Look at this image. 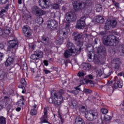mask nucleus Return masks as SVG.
<instances>
[{
  "label": "nucleus",
  "instance_id": "f257e3e1",
  "mask_svg": "<svg viewBox=\"0 0 124 124\" xmlns=\"http://www.w3.org/2000/svg\"><path fill=\"white\" fill-rule=\"evenodd\" d=\"M73 9L76 12H79L80 10H84L85 15H89L92 12V6H89L87 3V0H80L79 1H74L72 3Z\"/></svg>",
  "mask_w": 124,
  "mask_h": 124
},
{
  "label": "nucleus",
  "instance_id": "f03ea898",
  "mask_svg": "<svg viewBox=\"0 0 124 124\" xmlns=\"http://www.w3.org/2000/svg\"><path fill=\"white\" fill-rule=\"evenodd\" d=\"M103 43L104 45L107 46H116L119 43L118 38L113 35L110 34L108 35L104 36L103 37Z\"/></svg>",
  "mask_w": 124,
  "mask_h": 124
},
{
  "label": "nucleus",
  "instance_id": "7ed1b4c3",
  "mask_svg": "<svg viewBox=\"0 0 124 124\" xmlns=\"http://www.w3.org/2000/svg\"><path fill=\"white\" fill-rule=\"evenodd\" d=\"M98 39H95L93 43V46L91 45H89V46H87V51L89 52V54L88 55V61L90 62H93V52H94V47L95 48H97L95 45H97V41H98Z\"/></svg>",
  "mask_w": 124,
  "mask_h": 124
},
{
  "label": "nucleus",
  "instance_id": "20e7f679",
  "mask_svg": "<svg viewBox=\"0 0 124 124\" xmlns=\"http://www.w3.org/2000/svg\"><path fill=\"white\" fill-rule=\"evenodd\" d=\"M51 95L55 100L54 105L56 107H59L63 102V97L62 95H58L57 91L55 90L51 91Z\"/></svg>",
  "mask_w": 124,
  "mask_h": 124
},
{
  "label": "nucleus",
  "instance_id": "39448f33",
  "mask_svg": "<svg viewBox=\"0 0 124 124\" xmlns=\"http://www.w3.org/2000/svg\"><path fill=\"white\" fill-rule=\"evenodd\" d=\"M85 118L88 121H94L98 118V113L94 110H88L85 112Z\"/></svg>",
  "mask_w": 124,
  "mask_h": 124
},
{
  "label": "nucleus",
  "instance_id": "423d86ee",
  "mask_svg": "<svg viewBox=\"0 0 124 124\" xmlns=\"http://www.w3.org/2000/svg\"><path fill=\"white\" fill-rule=\"evenodd\" d=\"M9 47H7L8 51H11V49H14V53H16V50L19 47V42L17 40H12L8 42Z\"/></svg>",
  "mask_w": 124,
  "mask_h": 124
},
{
  "label": "nucleus",
  "instance_id": "0eeeda50",
  "mask_svg": "<svg viewBox=\"0 0 124 124\" xmlns=\"http://www.w3.org/2000/svg\"><path fill=\"white\" fill-rule=\"evenodd\" d=\"M32 12L35 16H42L46 14V12L42 10L36 6H34L32 8Z\"/></svg>",
  "mask_w": 124,
  "mask_h": 124
},
{
  "label": "nucleus",
  "instance_id": "6e6552de",
  "mask_svg": "<svg viewBox=\"0 0 124 124\" xmlns=\"http://www.w3.org/2000/svg\"><path fill=\"white\" fill-rule=\"evenodd\" d=\"M39 5L42 9H48L51 6V1L50 0H39Z\"/></svg>",
  "mask_w": 124,
  "mask_h": 124
},
{
  "label": "nucleus",
  "instance_id": "1a4fd4ad",
  "mask_svg": "<svg viewBox=\"0 0 124 124\" xmlns=\"http://www.w3.org/2000/svg\"><path fill=\"white\" fill-rule=\"evenodd\" d=\"M86 19L87 17L86 16H83L78 20L77 22L76 27L78 29H80V30H83L86 26Z\"/></svg>",
  "mask_w": 124,
  "mask_h": 124
},
{
  "label": "nucleus",
  "instance_id": "9d476101",
  "mask_svg": "<svg viewBox=\"0 0 124 124\" xmlns=\"http://www.w3.org/2000/svg\"><path fill=\"white\" fill-rule=\"evenodd\" d=\"M65 18L67 22L73 23L76 21V14L73 12L66 13Z\"/></svg>",
  "mask_w": 124,
  "mask_h": 124
},
{
  "label": "nucleus",
  "instance_id": "9b49d317",
  "mask_svg": "<svg viewBox=\"0 0 124 124\" xmlns=\"http://www.w3.org/2000/svg\"><path fill=\"white\" fill-rule=\"evenodd\" d=\"M47 26L49 29L51 30H57L58 27H59V23L58 21L55 20H50L46 22Z\"/></svg>",
  "mask_w": 124,
  "mask_h": 124
},
{
  "label": "nucleus",
  "instance_id": "f8f14e48",
  "mask_svg": "<svg viewBox=\"0 0 124 124\" xmlns=\"http://www.w3.org/2000/svg\"><path fill=\"white\" fill-rule=\"evenodd\" d=\"M114 81L115 82L113 84L114 89L123 88V86H124V82L121 78H118V77H115Z\"/></svg>",
  "mask_w": 124,
  "mask_h": 124
},
{
  "label": "nucleus",
  "instance_id": "ddd939ff",
  "mask_svg": "<svg viewBox=\"0 0 124 124\" xmlns=\"http://www.w3.org/2000/svg\"><path fill=\"white\" fill-rule=\"evenodd\" d=\"M71 24L70 21H67L65 26V28L61 29L59 31V34L62 35L64 37H66L67 36V30L69 29V27Z\"/></svg>",
  "mask_w": 124,
  "mask_h": 124
},
{
  "label": "nucleus",
  "instance_id": "4468645a",
  "mask_svg": "<svg viewBox=\"0 0 124 124\" xmlns=\"http://www.w3.org/2000/svg\"><path fill=\"white\" fill-rule=\"evenodd\" d=\"M22 32L26 37H30L31 35V29L28 26L23 27Z\"/></svg>",
  "mask_w": 124,
  "mask_h": 124
},
{
  "label": "nucleus",
  "instance_id": "2eb2a0df",
  "mask_svg": "<svg viewBox=\"0 0 124 124\" xmlns=\"http://www.w3.org/2000/svg\"><path fill=\"white\" fill-rule=\"evenodd\" d=\"M48 110H47V108H45L44 109V115L42 116L41 118H40V124H44L48 123V117L47 115H48Z\"/></svg>",
  "mask_w": 124,
  "mask_h": 124
},
{
  "label": "nucleus",
  "instance_id": "dca6fc26",
  "mask_svg": "<svg viewBox=\"0 0 124 124\" xmlns=\"http://www.w3.org/2000/svg\"><path fill=\"white\" fill-rule=\"evenodd\" d=\"M67 47L68 50L71 51V52H73L75 55H77L79 51L75 48V46L71 42H68L67 44Z\"/></svg>",
  "mask_w": 124,
  "mask_h": 124
},
{
  "label": "nucleus",
  "instance_id": "f3484780",
  "mask_svg": "<svg viewBox=\"0 0 124 124\" xmlns=\"http://www.w3.org/2000/svg\"><path fill=\"white\" fill-rule=\"evenodd\" d=\"M41 42L44 46H45V47H48V46L50 45V40H49V37L45 35H43L41 37Z\"/></svg>",
  "mask_w": 124,
  "mask_h": 124
},
{
  "label": "nucleus",
  "instance_id": "a211bd4d",
  "mask_svg": "<svg viewBox=\"0 0 124 124\" xmlns=\"http://www.w3.org/2000/svg\"><path fill=\"white\" fill-rule=\"evenodd\" d=\"M11 55H13L9 56L6 61L5 63L6 66H9L11 65L13 63V62H14V56H15V53L12 52Z\"/></svg>",
  "mask_w": 124,
  "mask_h": 124
},
{
  "label": "nucleus",
  "instance_id": "6ab92c4d",
  "mask_svg": "<svg viewBox=\"0 0 124 124\" xmlns=\"http://www.w3.org/2000/svg\"><path fill=\"white\" fill-rule=\"evenodd\" d=\"M72 36L73 37V39L76 42H78L80 43V39H82L83 38V35L82 34H80L78 32H74L72 34Z\"/></svg>",
  "mask_w": 124,
  "mask_h": 124
},
{
  "label": "nucleus",
  "instance_id": "aec40b11",
  "mask_svg": "<svg viewBox=\"0 0 124 124\" xmlns=\"http://www.w3.org/2000/svg\"><path fill=\"white\" fill-rule=\"evenodd\" d=\"M112 65L115 69H119L121 67V59L119 58H114L111 62Z\"/></svg>",
  "mask_w": 124,
  "mask_h": 124
},
{
  "label": "nucleus",
  "instance_id": "412c9836",
  "mask_svg": "<svg viewBox=\"0 0 124 124\" xmlns=\"http://www.w3.org/2000/svg\"><path fill=\"white\" fill-rule=\"evenodd\" d=\"M94 79V76L92 74H89L83 78V80L85 82L86 84H93V81L92 80Z\"/></svg>",
  "mask_w": 124,
  "mask_h": 124
},
{
  "label": "nucleus",
  "instance_id": "4be33fe9",
  "mask_svg": "<svg viewBox=\"0 0 124 124\" xmlns=\"http://www.w3.org/2000/svg\"><path fill=\"white\" fill-rule=\"evenodd\" d=\"M97 53L100 56L104 57L106 54V48L104 46H101L97 48Z\"/></svg>",
  "mask_w": 124,
  "mask_h": 124
},
{
  "label": "nucleus",
  "instance_id": "5701e85b",
  "mask_svg": "<svg viewBox=\"0 0 124 124\" xmlns=\"http://www.w3.org/2000/svg\"><path fill=\"white\" fill-rule=\"evenodd\" d=\"M7 72L4 70H0V80H3L7 77Z\"/></svg>",
  "mask_w": 124,
  "mask_h": 124
},
{
  "label": "nucleus",
  "instance_id": "b1692460",
  "mask_svg": "<svg viewBox=\"0 0 124 124\" xmlns=\"http://www.w3.org/2000/svg\"><path fill=\"white\" fill-rule=\"evenodd\" d=\"M64 40V39L63 38V37L62 36H60L59 37L58 39H57L55 40L54 44H55V45H58V46L59 45H62V44L63 43Z\"/></svg>",
  "mask_w": 124,
  "mask_h": 124
},
{
  "label": "nucleus",
  "instance_id": "393cba45",
  "mask_svg": "<svg viewBox=\"0 0 124 124\" xmlns=\"http://www.w3.org/2000/svg\"><path fill=\"white\" fill-rule=\"evenodd\" d=\"M82 66L84 70H90L92 68V65L90 63L83 62L82 63Z\"/></svg>",
  "mask_w": 124,
  "mask_h": 124
},
{
  "label": "nucleus",
  "instance_id": "a878e982",
  "mask_svg": "<svg viewBox=\"0 0 124 124\" xmlns=\"http://www.w3.org/2000/svg\"><path fill=\"white\" fill-rule=\"evenodd\" d=\"M37 107V105H34L32 106V109H31L30 111V115L31 116H35V115L37 114V108H36Z\"/></svg>",
  "mask_w": 124,
  "mask_h": 124
},
{
  "label": "nucleus",
  "instance_id": "bb28decb",
  "mask_svg": "<svg viewBox=\"0 0 124 124\" xmlns=\"http://www.w3.org/2000/svg\"><path fill=\"white\" fill-rule=\"evenodd\" d=\"M75 124H85V121L80 117H77L75 120Z\"/></svg>",
  "mask_w": 124,
  "mask_h": 124
},
{
  "label": "nucleus",
  "instance_id": "cd10ccee",
  "mask_svg": "<svg viewBox=\"0 0 124 124\" xmlns=\"http://www.w3.org/2000/svg\"><path fill=\"white\" fill-rule=\"evenodd\" d=\"M108 23L112 29L117 27V20L114 19H108Z\"/></svg>",
  "mask_w": 124,
  "mask_h": 124
},
{
  "label": "nucleus",
  "instance_id": "c85d7f7f",
  "mask_svg": "<svg viewBox=\"0 0 124 124\" xmlns=\"http://www.w3.org/2000/svg\"><path fill=\"white\" fill-rule=\"evenodd\" d=\"M95 20L97 23L99 24H103L104 23V18L100 16H97Z\"/></svg>",
  "mask_w": 124,
  "mask_h": 124
},
{
  "label": "nucleus",
  "instance_id": "c756f323",
  "mask_svg": "<svg viewBox=\"0 0 124 124\" xmlns=\"http://www.w3.org/2000/svg\"><path fill=\"white\" fill-rule=\"evenodd\" d=\"M72 54H74V52H71V51L67 50H66L63 54L64 58L66 59H67L68 58H69L72 55Z\"/></svg>",
  "mask_w": 124,
  "mask_h": 124
},
{
  "label": "nucleus",
  "instance_id": "7c9ffc66",
  "mask_svg": "<svg viewBox=\"0 0 124 124\" xmlns=\"http://www.w3.org/2000/svg\"><path fill=\"white\" fill-rule=\"evenodd\" d=\"M35 53L37 55V57L38 58L39 60L43 58V52H42L41 50H37L36 51H35Z\"/></svg>",
  "mask_w": 124,
  "mask_h": 124
},
{
  "label": "nucleus",
  "instance_id": "2f4dec72",
  "mask_svg": "<svg viewBox=\"0 0 124 124\" xmlns=\"http://www.w3.org/2000/svg\"><path fill=\"white\" fill-rule=\"evenodd\" d=\"M21 99H20L19 101H17L16 103V105H18L20 107H23L24 106V101H25V98L24 96H21Z\"/></svg>",
  "mask_w": 124,
  "mask_h": 124
},
{
  "label": "nucleus",
  "instance_id": "473e14b6",
  "mask_svg": "<svg viewBox=\"0 0 124 124\" xmlns=\"http://www.w3.org/2000/svg\"><path fill=\"white\" fill-rule=\"evenodd\" d=\"M93 58H92L93 62V61L95 63L98 64V63L100 62V60H99V59H98V57H97V56H95V55H94V54H93Z\"/></svg>",
  "mask_w": 124,
  "mask_h": 124
},
{
  "label": "nucleus",
  "instance_id": "72a5a7b5",
  "mask_svg": "<svg viewBox=\"0 0 124 124\" xmlns=\"http://www.w3.org/2000/svg\"><path fill=\"white\" fill-rule=\"evenodd\" d=\"M110 28H111V25L109 23V21L107 20L105 23V31H109V30H110Z\"/></svg>",
  "mask_w": 124,
  "mask_h": 124
},
{
  "label": "nucleus",
  "instance_id": "f704fd0d",
  "mask_svg": "<svg viewBox=\"0 0 124 124\" xmlns=\"http://www.w3.org/2000/svg\"><path fill=\"white\" fill-rule=\"evenodd\" d=\"M96 12H100L102 11V6L100 4H96L95 5Z\"/></svg>",
  "mask_w": 124,
  "mask_h": 124
},
{
  "label": "nucleus",
  "instance_id": "c9c22d12",
  "mask_svg": "<svg viewBox=\"0 0 124 124\" xmlns=\"http://www.w3.org/2000/svg\"><path fill=\"white\" fill-rule=\"evenodd\" d=\"M0 124H6V118L3 116H0Z\"/></svg>",
  "mask_w": 124,
  "mask_h": 124
},
{
  "label": "nucleus",
  "instance_id": "e433bc0d",
  "mask_svg": "<svg viewBox=\"0 0 124 124\" xmlns=\"http://www.w3.org/2000/svg\"><path fill=\"white\" fill-rule=\"evenodd\" d=\"M30 58L31 59V60H33V61H38V60H39V58H38L35 52L31 56Z\"/></svg>",
  "mask_w": 124,
  "mask_h": 124
},
{
  "label": "nucleus",
  "instance_id": "4c0bfd02",
  "mask_svg": "<svg viewBox=\"0 0 124 124\" xmlns=\"http://www.w3.org/2000/svg\"><path fill=\"white\" fill-rule=\"evenodd\" d=\"M87 110V107L85 106H81L79 108V111L81 113H84Z\"/></svg>",
  "mask_w": 124,
  "mask_h": 124
},
{
  "label": "nucleus",
  "instance_id": "58836bf2",
  "mask_svg": "<svg viewBox=\"0 0 124 124\" xmlns=\"http://www.w3.org/2000/svg\"><path fill=\"white\" fill-rule=\"evenodd\" d=\"M6 110L7 112V114H9L10 113H11V112H13V108H12V107L11 106H8V107H6Z\"/></svg>",
  "mask_w": 124,
  "mask_h": 124
},
{
  "label": "nucleus",
  "instance_id": "ea45409f",
  "mask_svg": "<svg viewBox=\"0 0 124 124\" xmlns=\"http://www.w3.org/2000/svg\"><path fill=\"white\" fill-rule=\"evenodd\" d=\"M56 93L58 94V95H62L65 93V90L60 89L58 92H56Z\"/></svg>",
  "mask_w": 124,
  "mask_h": 124
},
{
  "label": "nucleus",
  "instance_id": "a19ab883",
  "mask_svg": "<svg viewBox=\"0 0 124 124\" xmlns=\"http://www.w3.org/2000/svg\"><path fill=\"white\" fill-rule=\"evenodd\" d=\"M51 16H52V18L59 17V16H60V13L59 12H56L55 13H51Z\"/></svg>",
  "mask_w": 124,
  "mask_h": 124
},
{
  "label": "nucleus",
  "instance_id": "79ce46f5",
  "mask_svg": "<svg viewBox=\"0 0 124 124\" xmlns=\"http://www.w3.org/2000/svg\"><path fill=\"white\" fill-rule=\"evenodd\" d=\"M97 77L99 78L102 76V70L101 69L98 70L96 72Z\"/></svg>",
  "mask_w": 124,
  "mask_h": 124
},
{
  "label": "nucleus",
  "instance_id": "37998d69",
  "mask_svg": "<svg viewBox=\"0 0 124 124\" xmlns=\"http://www.w3.org/2000/svg\"><path fill=\"white\" fill-rule=\"evenodd\" d=\"M6 11V10L2 9L0 11V18H4V16H5L4 15H3V13H5V12Z\"/></svg>",
  "mask_w": 124,
  "mask_h": 124
},
{
  "label": "nucleus",
  "instance_id": "c03bdc74",
  "mask_svg": "<svg viewBox=\"0 0 124 124\" xmlns=\"http://www.w3.org/2000/svg\"><path fill=\"white\" fill-rule=\"evenodd\" d=\"M37 22L38 24H42L44 22V20H43V18L42 17H37Z\"/></svg>",
  "mask_w": 124,
  "mask_h": 124
},
{
  "label": "nucleus",
  "instance_id": "a18cd8bd",
  "mask_svg": "<svg viewBox=\"0 0 124 124\" xmlns=\"http://www.w3.org/2000/svg\"><path fill=\"white\" fill-rule=\"evenodd\" d=\"M101 112L102 113V114H104V115H106V114L108 113V109L105 108H102L101 109Z\"/></svg>",
  "mask_w": 124,
  "mask_h": 124
},
{
  "label": "nucleus",
  "instance_id": "49530a36",
  "mask_svg": "<svg viewBox=\"0 0 124 124\" xmlns=\"http://www.w3.org/2000/svg\"><path fill=\"white\" fill-rule=\"evenodd\" d=\"M78 77H80V78H83V77L85 76V75H86V74H85L84 72H79L78 73Z\"/></svg>",
  "mask_w": 124,
  "mask_h": 124
},
{
  "label": "nucleus",
  "instance_id": "de8ad7c7",
  "mask_svg": "<svg viewBox=\"0 0 124 124\" xmlns=\"http://www.w3.org/2000/svg\"><path fill=\"white\" fill-rule=\"evenodd\" d=\"M104 120L106 122H108V121H110V120H111V116L108 115H105L104 116Z\"/></svg>",
  "mask_w": 124,
  "mask_h": 124
},
{
  "label": "nucleus",
  "instance_id": "09e8293b",
  "mask_svg": "<svg viewBox=\"0 0 124 124\" xmlns=\"http://www.w3.org/2000/svg\"><path fill=\"white\" fill-rule=\"evenodd\" d=\"M48 102L50 104H55V99H53V98H49L48 99Z\"/></svg>",
  "mask_w": 124,
  "mask_h": 124
},
{
  "label": "nucleus",
  "instance_id": "8fccbe9b",
  "mask_svg": "<svg viewBox=\"0 0 124 124\" xmlns=\"http://www.w3.org/2000/svg\"><path fill=\"white\" fill-rule=\"evenodd\" d=\"M51 8H53V9H59V4L57 3H54L52 5Z\"/></svg>",
  "mask_w": 124,
  "mask_h": 124
},
{
  "label": "nucleus",
  "instance_id": "3c124183",
  "mask_svg": "<svg viewBox=\"0 0 124 124\" xmlns=\"http://www.w3.org/2000/svg\"><path fill=\"white\" fill-rule=\"evenodd\" d=\"M18 88H20V89H22L23 90L22 91V93H26V90L25 89V86L21 85L19 86Z\"/></svg>",
  "mask_w": 124,
  "mask_h": 124
},
{
  "label": "nucleus",
  "instance_id": "603ef678",
  "mask_svg": "<svg viewBox=\"0 0 124 124\" xmlns=\"http://www.w3.org/2000/svg\"><path fill=\"white\" fill-rule=\"evenodd\" d=\"M62 60L64 62V63L65 65V66H67V64L68 63H69V60H64V59H62Z\"/></svg>",
  "mask_w": 124,
  "mask_h": 124
},
{
  "label": "nucleus",
  "instance_id": "864d4df0",
  "mask_svg": "<svg viewBox=\"0 0 124 124\" xmlns=\"http://www.w3.org/2000/svg\"><path fill=\"white\" fill-rule=\"evenodd\" d=\"M20 82L22 85H26V84H27L26 82V79H25V78H21Z\"/></svg>",
  "mask_w": 124,
  "mask_h": 124
},
{
  "label": "nucleus",
  "instance_id": "5fc2aeb1",
  "mask_svg": "<svg viewBox=\"0 0 124 124\" xmlns=\"http://www.w3.org/2000/svg\"><path fill=\"white\" fill-rule=\"evenodd\" d=\"M9 6H10V4L9 3L7 4L4 7L5 10H8L9 9Z\"/></svg>",
  "mask_w": 124,
  "mask_h": 124
},
{
  "label": "nucleus",
  "instance_id": "6e6d98bb",
  "mask_svg": "<svg viewBox=\"0 0 124 124\" xmlns=\"http://www.w3.org/2000/svg\"><path fill=\"white\" fill-rule=\"evenodd\" d=\"M4 32L7 34H9V33H10V28H9L8 29H5Z\"/></svg>",
  "mask_w": 124,
  "mask_h": 124
},
{
  "label": "nucleus",
  "instance_id": "4d7b16f0",
  "mask_svg": "<svg viewBox=\"0 0 124 124\" xmlns=\"http://www.w3.org/2000/svg\"><path fill=\"white\" fill-rule=\"evenodd\" d=\"M43 71L45 72V74H49L51 73V72L50 71L47 70V69H44Z\"/></svg>",
  "mask_w": 124,
  "mask_h": 124
},
{
  "label": "nucleus",
  "instance_id": "13d9d810",
  "mask_svg": "<svg viewBox=\"0 0 124 124\" xmlns=\"http://www.w3.org/2000/svg\"><path fill=\"white\" fill-rule=\"evenodd\" d=\"M85 92L86 93H92V90H91L90 89H86L85 90Z\"/></svg>",
  "mask_w": 124,
  "mask_h": 124
},
{
  "label": "nucleus",
  "instance_id": "bf43d9fd",
  "mask_svg": "<svg viewBox=\"0 0 124 124\" xmlns=\"http://www.w3.org/2000/svg\"><path fill=\"white\" fill-rule=\"evenodd\" d=\"M2 4H5L8 1V0H0Z\"/></svg>",
  "mask_w": 124,
  "mask_h": 124
},
{
  "label": "nucleus",
  "instance_id": "052dcab7",
  "mask_svg": "<svg viewBox=\"0 0 124 124\" xmlns=\"http://www.w3.org/2000/svg\"><path fill=\"white\" fill-rule=\"evenodd\" d=\"M43 62H44L45 65H46V66H48V65H49V63H48V61H47V60H44L43 61Z\"/></svg>",
  "mask_w": 124,
  "mask_h": 124
},
{
  "label": "nucleus",
  "instance_id": "680f3d73",
  "mask_svg": "<svg viewBox=\"0 0 124 124\" xmlns=\"http://www.w3.org/2000/svg\"><path fill=\"white\" fill-rule=\"evenodd\" d=\"M7 116H9V117H10V118H11V119H12V117H13V116H14V114H13V113L12 112H10L9 114H7Z\"/></svg>",
  "mask_w": 124,
  "mask_h": 124
},
{
  "label": "nucleus",
  "instance_id": "e2e57ef3",
  "mask_svg": "<svg viewBox=\"0 0 124 124\" xmlns=\"http://www.w3.org/2000/svg\"><path fill=\"white\" fill-rule=\"evenodd\" d=\"M100 34L101 35H105V34H107V32L106 31H102L100 32Z\"/></svg>",
  "mask_w": 124,
  "mask_h": 124
},
{
  "label": "nucleus",
  "instance_id": "0e129e2a",
  "mask_svg": "<svg viewBox=\"0 0 124 124\" xmlns=\"http://www.w3.org/2000/svg\"><path fill=\"white\" fill-rule=\"evenodd\" d=\"M111 72H109L107 75H106V76L104 77V78H108V77H109V76H111Z\"/></svg>",
  "mask_w": 124,
  "mask_h": 124
},
{
  "label": "nucleus",
  "instance_id": "69168bd1",
  "mask_svg": "<svg viewBox=\"0 0 124 124\" xmlns=\"http://www.w3.org/2000/svg\"><path fill=\"white\" fill-rule=\"evenodd\" d=\"M115 7L116 8H120V4L118 2H116L115 4Z\"/></svg>",
  "mask_w": 124,
  "mask_h": 124
},
{
  "label": "nucleus",
  "instance_id": "338daca9",
  "mask_svg": "<svg viewBox=\"0 0 124 124\" xmlns=\"http://www.w3.org/2000/svg\"><path fill=\"white\" fill-rule=\"evenodd\" d=\"M60 121H61V122H59L60 124H63V123H64V120L62 118H61Z\"/></svg>",
  "mask_w": 124,
  "mask_h": 124
},
{
  "label": "nucleus",
  "instance_id": "774afa93",
  "mask_svg": "<svg viewBox=\"0 0 124 124\" xmlns=\"http://www.w3.org/2000/svg\"><path fill=\"white\" fill-rule=\"evenodd\" d=\"M122 52L123 54H124V45H123L122 46Z\"/></svg>",
  "mask_w": 124,
  "mask_h": 124
}]
</instances>
